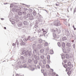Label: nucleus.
<instances>
[{"instance_id": "a211bd4d", "label": "nucleus", "mask_w": 76, "mask_h": 76, "mask_svg": "<svg viewBox=\"0 0 76 76\" xmlns=\"http://www.w3.org/2000/svg\"><path fill=\"white\" fill-rule=\"evenodd\" d=\"M12 45H13V46H15V43H13L12 44Z\"/></svg>"}, {"instance_id": "f3484780", "label": "nucleus", "mask_w": 76, "mask_h": 76, "mask_svg": "<svg viewBox=\"0 0 76 76\" xmlns=\"http://www.w3.org/2000/svg\"><path fill=\"white\" fill-rule=\"evenodd\" d=\"M38 15H39V17H41L42 16H41V15L39 14H38Z\"/></svg>"}, {"instance_id": "bb28decb", "label": "nucleus", "mask_w": 76, "mask_h": 76, "mask_svg": "<svg viewBox=\"0 0 76 76\" xmlns=\"http://www.w3.org/2000/svg\"><path fill=\"white\" fill-rule=\"evenodd\" d=\"M51 70L52 72H53V69H51Z\"/></svg>"}, {"instance_id": "473e14b6", "label": "nucleus", "mask_w": 76, "mask_h": 76, "mask_svg": "<svg viewBox=\"0 0 76 76\" xmlns=\"http://www.w3.org/2000/svg\"><path fill=\"white\" fill-rule=\"evenodd\" d=\"M1 20H3V19H3V18H1Z\"/></svg>"}, {"instance_id": "39448f33", "label": "nucleus", "mask_w": 76, "mask_h": 76, "mask_svg": "<svg viewBox=\"0 0 76 76\" xmlns=\"http://www.w3.org/2000/svg\"><path fill=\"white\" fill-rule=\"evenodd\" d=\"M65 57H66V58H68L69 57V54H66L65 55Z\"/></svg>"}, {"instance_id": "f8f14e48", "label": "nucleus", "mask_w": 76, "mask_h": 76, "mask_svg": "<svg viewBox=\"0 0 76 76\" xmlns=\"http://www.w3.org/2000/svg\"><path fill=\"white\" fill-rule=\"evenodd\" d=\"M67 45L68 47H70V44L69 43H67Z\"/></svg>"}, {"instance_id": "c85d7f7f", "label": "nucleus", "mask_w": 76, "mask_h": 76, "mask_svg": "<svg viewBox=\"0 0 76 76\" xmlns=\"http://www.w3.org/2000/svg\"><path fill=\"white\" fill-rule=\"evenodd\" d=\"M74 30H76V28H75V27H74Z\"/></svg>"}, {"instance_id": "2eb2a0df", "label": "nucleus", "mask_w": 76, "mask_h": 76, "mask_svg": "<svg viewBox=\"0 0 76 76\" xmlns=\"http://www.w3.org/2000/svg\"><path fill=\"white\" fill-rule=\"evenodd\" d=\"M43 32L44 34H45L47 33V32H46V31H43Z\"/></svg>"}, {"instance_id": "ddd939ff", "label": "nucleus", "mask_w": 76, "mask_h": 76, "mask_svg": "<svg viewBox=\"0 0 76 76\" xmlns=\"http://www.w3.org/2000/svg\"><path fill=\"white\" fill-rule=\"evenodd\" d=\"M40 51L41 53H43V52H44V50L42 49L40 50Z\"/></svg>"}, {"instance_id": "7ed1b4c3", "label": "nucleus", "mask_w": 76, "mask_h": 76, "mask_svg": "<svg viewBox=\"0 0 76 76\" xmlns=\"http://www.w3.org/2000/svg\"><path fill=\"white\" fill-rule=\"evenodd\" d=\"M33 14L34 16H36L37 15V12L35 11H33Z\"/></svg>"}, {"instance_id": "c9c22d12", "label": "nucleus", "mask_w": 76, "mask_h": 76, "mask_svg": "<svg viewBox=\"0 0 76 76\" xmlns=\"http://www.w3.org/2000/svg\"><path fill=\"white\" fill-rule=\"evenodd\" d=\"M48 67H50V66H49V65H48Z\"/></svg>"}, {"instance_id": "6ab92c4d", "label": "nucleus", "mask_w": 76, "mask_h": 76, "mask_svg": "<svg viewBox=\"0 0 76 76\" xmlns=\"http://www.w3.org/2000/svg\"><path fill=\"white\" fill-rule=\"evenodd\" d=\"M52 52V53H51V54H53V50H51V51H50V52Z\"/></svg>"}, {"instance_id": "0eeeda50", "label": "nucleus", "mask_w": 76, "mask_h": 76, "mask_svg": "<svg viewBox=\"0 0 76 76\" xmlns=\"http://www.w3.org/2000/svg\"><path fill=\"white\" fill-rule=\"evenodd\" d=\"M62 45L63 47H65V44L64 43H62Z\"/></svg>"}, {"instance_id": "f704fd0d", "label": "nucleus", "mask_w": 76, "mask_h": 76, "mask_svg": "<svg viewBox=\"0 0 76 76\" xmlns=\"http://www.w3.org/2000/svg\"><path fill=\"white\" fill-rule=\"evenodd\" d=\"M13 22H14V23H15V22H14V21H13V22H12V23H13Z\"/></svg>"}, {"instance_id": "2f4dec72", "label": "nucleus", "mask_w": 76, "mask_h": 76, "mask_svg": "<svg viewBox=\"0 0 76 76\" xmlns=\"http://www.w3.org/2000/svg\"><path fill=\"white\" fill-rule=\"evenodd\" d=\"M4 29H6V27H4Z\"/></svg>"}, {"instance_id": "f257e3e1", "label": "nucleus", "mask_w": 76, "mask_h": 76, "mask_svg": "<svg viewBox=\"0 0 76 76\" xmlns=\"http://www.w3.org/2000/svg\"><path fill=\"white\" fill-rule=\"evenodd\" d=\"M54 22L55 23L54 25L56 26H58L61 25V23H60V21H54Z\"/></svg>"}, {"instance_id": "393cba45", "label": "nucleus", "mask_w": 76, "mask_h": 76, "mask_svg": "<svg viewBox=\"0 0 76 76\" xmlns=\"http://www.w3.org/2000/svg\"><path fill=\"white\" fill-rule=\"evenodd\" d=\"M28 10V9L27 8H26L25 9V10Z\"/></svg>"}, {"instance_id": "f03ea898", "label": "nucleus", "mask_w": 76, "mask_h": 76, "mask_svg": "<svg viewBox=\"0 0 76 76\" xmlns=\"http://www.w3.org/2000/svg\"><path fill=\"white\" fill-rule=\"evenodd\" d=\"M68 64V66H69V67H73V65L72 64H71V62H69Z\"/></svg>"}, {"instance_id": "58836bf2", "label": "nucleus", "mask_w": 76, "mask_h": 76, "mask_svg": "<svg viewBox=\"0 0 76 76\" xmlns=\"http://www.w3.org/2000/svg\"><path fill=\"white\" fill-rule=\"evenodd\" d=\"M21 57H23L21 56Z\"/></svg>"}, {"instance_id": "cd10ccee", "label": "nucleus", "mask_w": 76, "mask_h": 76, "mask_svg": "<svg viewBox=\"0 0 76 76\" xmlns=\"http://www.w3.org/2000/svg\"><path fill=\"white\" fill-rule=\"evenodd\" d=\"M56 6H59L58 5V4H56Z\"/></svg>"}, {"instance_id": "423d86ee", "label": "nucleus", "mask_w": 76, "mask_h": 76, "mask_svg": "<svg viewBox=\"0 0 76 76\" xmlns=\"http://www.w3.org/2000/svg\"><path fill=\"white\" fill-rule=\"evenodd\" d=\"M71 69V68H70L69 67H68L66 68V70H67V71H69V70H70Z\"/></svg>"}, {"instance_id": "5701e85b", "label": "nucleus", "mask_w": 76, "mask_h": 76, "mask_svg": "<svg viewBox=\"0 0 76 76\" xmlns=\"http://www.w3.org/2000/svg\"><path fill=\"white\" fill-rule=\"evenodd\" d=\"M52 31H53V32H55L56 31L54 29L52 30Z\"/></svg>"}, {"instance_id": "72a5a7b5", "label": "nucleus", "mask_w": 76, "mask_h": 76, "mask_svg": "<svg viewBox=\"0 0 76 76\" xmlns=\"http://www.w3.org/2000/svg\"><path fill=\"white\" fill-rule=\"evenodd\" d=\"M56 76H58V75H56Z\"/></svg>"}, {"instance_id": "1a4fd4ad", "label": "nucleus", "mask_w": 76, "mask_h": 76, "mask_svg": "<svg viewBox=\"0 0 76 76\" xmlns=\"http://www.w3.org/2000/svg\"><path fill=\"white\" fill-rule=\"evenodd\" d=\"M64 66L65 68H66L67 67V65L65 64L64 65Z\"/></svg>"}, {"instance_id": "dca6fc26", "label": "nucleus", "mask_w": 76, "mask_h": 76, "mask_svg": "<svg viewBox=\"0 0 76 76\" xmlns=\"http://www.w3.org/2000/svg\"><path fill=\"white\" fill-rule=\"evenodd\" d=\"M58 28H56L55 31H56V32H58Z\"/></svg>"}, {"instance_id": "9d476101", "label": "nucleus", "mask_w": 76, "mask_h": 76, "mask_svg": "<svg viewBox=\"0 0 76 76\" xmlns=\"http://www.w3.org/2000/svg\"><path fill=\"white\" fill-rule=\"evenodd\" d=\"M71 71H69L67 72V74H68V75H70V74H71Z\"/></svg>"}, {"instance_id": "6e6552de", "label": "nucleus", "mask_w": 76, "mask_h": 76, "mask_svg": "<svg viewBox=\"0 0 76 76\" xmlns=\"http://www.w3.org/2000/svg\"><path fill=\"white\" fill-rule=\"evenodd\" d=\"M18 14L19 15H22V12H19L18 13Z\"/></svg>"}, {"instance_id": "7c9ffc66", "label": "nucleus", "mask_w": 76, "mask_h": 76, "mask_svg": "<svg viewBox=\"0 0 76 76\" xmlns=\"http://www.w3.org/2000/svg\"><path fill=\"white\" fill-rule=\"evenodd\" d=\"M72 27L73 28H75V26H73Z\"/></svg>"}, {"instance_id": "20e7f679", "label": "nucleus", "mask_w": 76, "mask_h": 76, "mask_svg": "<svg viewBox=\"0 0 76 76\" xmlns=\"http://www.w3.org/2000/svg\"><path fill=\"white\" fill-rule=\"evenodd\" d=\"M22 25V23L21 22H20L18 24V26H21Z\"/></svg>"}, {"instance_id": "a878e982", "label": "nucleus", "mask_w": 76, "mask_h": 76, "mask_svg": "<svg viewBox=\"0 0 76 76\" xmlns=\"http://www.w3.org/2000/svg\"><path fill=\"white\" fill-rule=\"evenodd\" d=\"M72 42H74V40H72Z\"/></svg>"}, {"instance_id": "9b49d317", "label": "nucleus", "mask_w": 76, "mask_h": 76, "mask_svg": "<svg viewBox=\"0 0 76 76\" xmlns=\"http://www.w3.org/2000/svg\"><path fill=\"white\" fill-rule=\"evenodd\" d=\"M22 43H20V44L21 45H25V43L23 42H21Z\"/></svg>"}, {"instance_id": "4c0bfd02", "label": "nucleus", "mask_w": 76, "mask_h": 76, "mask_svg": "<svg viewBox=\"0 0 76 76\" xmlns=\"http://www.w3.org/2000/svg\"><path fill=\"white\" fill-rule=\"evenodd\" d=\"M21 43V44H22V42H21V43Z\"/></svg>"}, {"instance_id": "4468645a", "label": "nucleus", "mask_w": 76, "mask_h": 76, "mask_svg": "<svg viewBox=\"0 0 76 76\" xmlns=\"http://www.w3.org/2000/svg\"><path fill=\"white\" fill-rule=\"evenodd\" d=\"M58 46H60V45H61V44H60V43L58 42Z\"/></svg>"}, {"instance_id": "aec40b11", "label": "nucleus", "mask_w": 76, "mask_h": 76, "mask_svg": "<svg viewBox=\"0 0 76 76\" xmlns=\"http://www.w3.org/2000/svg\"><path fill=\"white\" fill-rule=\"evenodd\" d=\"M73 45L74 46L73 48H75V44H74Z\"/></svg>"}, {"instance_id": "e433bc0d", "label": "nucleus", "mask_w": 76, "mask_h": 76, "mask_svg": "<svg viewBox=\"0 0 76 76\" xmlns=\"http://www.w3.org/2000/svg\"><path fill=\"white\" fill-rule=\"evenodd\" d=\"M45 44H47V43H45Z\"/></svg>"}, {"instance_id": "412c9836", "label": "nucleus", "mask_w": 76, "mask_h": 76, "mask_svg": "<svg viewBox=\"0 0 76 76\" xmlns=\"http://www.w3.org/2000/svg\"><path fill=\"white\" fill-rule=\"evenodd\" d=\"M16 76H19V75L18 74H17L16 75Z\"/></svg>"}, {"instance_id": "4be33fe9", "label": "nucleus", "mask_w": 76, "mask_h": 76, "mask_svg": "<svg viewBox=\"0 0 76 76\" xmlns=\"http://www.w3.org/2000/svg\"><path fill=\"white\" fill-rule=\"evenodd\" d=\"M61 57L62 58H63V57H64V55H62L61 56Z\"/></svg>"}, {"instance_id": "b1692460", "label": "nucleus", "mask_w": 76, "mask_h": 76, "mask_svg": "<svg viewBox=\"0 0 76 76\" xmlns=\"http://www.w3.org/2000/svg\"><path fill=\"white\" fill-rule=\"evenodd\" d=\"M76 12V11H75V10H74V13H75Z\"/></svg>"}, {"instance_id": "c756f323", "label": "nucleus", "mask_w": 76, "mask_h": 76, "mask_svg": "<svg viewBox=\"0 0 76 76\" xmlns=\"http://www.w3.org/2000/svg\"><path fill=\"white\" fill-rule=\"evenodd\" d=\"M44 29L43 28L42 29V31H44Z\"/></svg>"}]
</instances>
